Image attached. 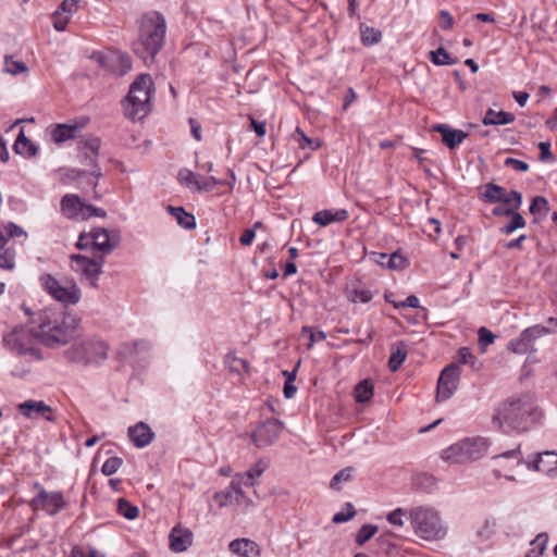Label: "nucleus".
Segmentation results:
<instances>
[{
    "instance_id": "2eb2a0df",
    "label": "nucleus",
    "mask_w": 557,
    "mask_h": 557,
    "mask_svg": "<svg viewBox=\"0 0 557 557\" xmlns=\"http://www.w3.org/2000/svg\"><path fill=\"white\" fill-rule=\"evenodd\" d=\"M177 180L181 184H184L189 188H195L199 191H202V190L208 191L216 185L224 184L222 181L218 180L214 176L205 178L203 176H201L197 173H194L188 169L180 170V172L177 174Z\"/></svg>"
},
{
    "instance_id": "a878e982",
    "label": "nucleus",
    "mask_w": 557,
    "mask_h": 557,
    "mask_svg": "<svg viewBox=\"0 0 557 557\" xmlns=\"http://www.w3.org/2000/svg\"><path fill=\"white\" fill-rule=\"evenodd\" d=\"M556 463L557 454L554 451H544L537 455V458L533 463H528V469H533L552 476Z\"/></svg>"
},
{
    "instance_id": "e2e57ef3",
    "label": "nucleus",
    "mask_w": 557,
    "mask_h": 557,
    "mask_svg": "<svg viewBox=\"0 0 557 557\" xmlns=\"http://www.w3.org/2000/svg\"><path fill=\"white\" fill-rule=\"evenodd\" d=\"M304 333H309L310 343L309 347H311L315 342L324 341L326 338V334L322 331H314L312 327L305 326L302 329Z\"/></svg>"
},
{
    "instance_id": "c85d7f7f",
    "label": "nucleus",
    "mask_w": 557,
    "mask_h": 557,
    "mask_svg": "<svg viewBox=\"0 0 557 557\" xmlns=\"http://www.w3.org/2000/svg\"><path fill=\"white\" fill-rule=\"evenodd\" d=\"M515 115L512 113L506 111H495L493 109H488L485 112L484 117L482 119V123L485 126H498V125H507L515 121Z\"/></svg>"
},
{
    "instance_id": "8fccbe9b",
    "label": "nucleus",
    "mask_w": 557,
    "mask_h": 557,
    "mask_svg": "<svg viewBox=\"0 0 557 557\" xmlns=\"http://www.w3.org/2000/svg\"><path fill=\"white\" fill-rule=\"evenodd\" d=\"M351 479V470L349 468L338 471L331 480L330 486L333 490H341L342 482H348Z\"/></svg>"
},
{
    "instance_id": "9b49d317",
    "label": "nucleus",
    "mask_w": 557,
    "mask_h": 557,
    "mask_svg": "<svg viewBox=\"0 0 557 557\" xmlns=\"http://www.w3.org/2000/svg\"><path fill=\"white\" fill-rule=\"evenodd\" d=\"M103 263V257L94 259L82 255H73L71 257L72 269L83 274L92 287L97 286L99 275L102 273Z\"/></svg>"
},
{
    "instance_id": "f8f14e48",
    "label": "nucleus",
    "mask_w": 557,
    "mask_h": 557,
    "mask_svg": "<svg viewBox=\"0 0 557 557\" xmlns=\"http://www.w3.org/2000/svg\"><path fill=\"white\" fill-rule=\"evenodd\" d=\"M284 429V423L276 419H268L261 422L251 434V441L258 448H263L274 444L281 432Z\"/></svg>"
},
{
    "instance_id": "f257e3e1",
    "label": "nucleus",
    "mask_w": 557,
    "mask_h": 557,
    "mask_svg": "<svg viewBox=\"0 0 557 557\" xmlns=\"http://www.w3.org/2000/svg\"><path fill=\"white\" fill-rule=\"evenodd\" d=\"M81 320L63 307L40 310L32 320V329L16 327L3 337L5 346L18 355H35L34 338L49 348L65 345L74 336Z\"/></svg>"
},
{
    "instance_id": "052dcab7",
    "label": "nucleus",
    "mask_w": 557,
    "mask_h": 557,
    "mask_svg": "<svg viewBox=\"0 0 557 557\" xmlns=\"http://www.w3.org/2000/svg\"><path fill=\"white\" fill-rule=\"evenodd\" d=\"M495 339V335L488 331L486 327L482 326L479 330V343L481 346L485 347L493 344Z\"/></svg>"
},
{
    "instance_id": "39448f33",
    "label": "nucleus",
    "mask_w": 557,
    "mask_h": 557,
    "mask_svg": "<svg viewBox=\"0 0 557 557\" xmlns=\"http://www.w3.org/2000/svg\"><path fill=\"white\" fill-rule=\"evenodd\" d=\"M153 82L149 74H140L131 84L129 90L123 100L125 115L133 120L144 119L151 110V92Z\"/></svg>"
},
{
    "instance_id": "cd10ccee",
    "label": "nucleus",
    "mask_w": 557,
    "mask_h": 557,
    "mask_svg": "<svg viewBox=\"0 0 557 557\" xmlns=\"http://www.w3.org/2000/svg\"><path fill=\"white\" fill-rule=\"evenodd\" d=\"M13 150L16 154H21L25 158H33L38 153V147L25 136L23 128L15 139Z\"/></svg>"
},
{
    "instance_id": "7c9ffc66",
    "label": "nucleus",
    "mask_w": 557,
    "mask_h": 557,
    "mask_svg": "<svg viewBox=\"0 0 557 557\" xmlns=\"http://www.w3.org/2000/svg\"><path fill=\"white\" fill-rule=\"evenodd\" d=\"M60 173L62 175L61 180L65 184L72 183V182H78L81 178H89L90 176H92L90 174V172H87L85 170H79V169H72V168L60 169ZM97 181H98L97 178H96V181L88 180V184L92 188H96Z\"/></svg>"
},
{
    "instance_id": "bb28decb",
    "label": "nucleus",
    "mask_w": 557,
    "mask_h": 557,
    "mask_svg": "<svg viewBox=\"0 0 557 557\" xmlns=\"http://www.w3.org/2000/svg\"><path fill=\"white\" fill-rule=\"evenodd\" d=\"M230 550L240 557H258L259 548L258 545L248 539H236L233 540L230 545Z\"/></svg>"
},
{
    "instance_id": "13d9d810",
    "label": "nucleus",
    "mask_w": 557,
    "mask_h": 557,
    "mask_svg": "<svg viewBox=\"0 0 557 557\" xmlns=\"http://www.w3.org/2000/svg\"><path fill=\"white\" fill-rule=\"evenodd\" d=\"M458 355L460 363L469 364L471 368H475L476 358L472 355L469 348H460Z\"/></svg>"
},
{
    "instance_id": "680f3d73",
    "label": "nucleus",
    "mask_w": 557,
    "mask_h": 557,
    "mask_svg": "<svg viewBox=\"0 0 557 557\" xmlns=\"http://www.w3.org/2000/svg\"><path fill=\"white\" fill-rule=\"evenodd\" d=\"M79 1L81 0H63L58 10L71 16L76 11Z\"/></svg>"
},
{
    "instance_id": "6e6d98bb",
    "label": "nucleus",
    "mask_w": 557,
    "mask_h": 557,
    "mask_svg": "<svg viewBox=\"0 0 557 557\" xmlns=\"http://www.w3.org/2000/svg\"><path fill=\"white\" fill-rule=\"evenodd\" d=\"M346 507H347V510H348L346 513L343 512V511H339V512H336L333 516L332 521L334 523L347 522V521H349L356 515L355 508H354V506L350 503H347Z\"/></svg>"
},
{
    "instance_id": "0e129e2a",
    "label": "nucleus",
    "mask_w": 557,
    "mask_h": 557,
    "mask_svg": "<svg viewBox=\"0 0 557 557\" xmlns=\"http://www.w3.org/2000/svg\"><path fill=\"white\" fill-rule=\"evenodd\" d=\"M106 215H107V212L103 209L95 207L92 205H86L84 220H87L91 216L104 218Z\"/></svg>"
},
{
    "instance_id": "774afa93",
    "label": "nucleus",
    "mask_w": 557,
    "mask_h": 557,
    "mask_svg": "<svg viewBox=\"0 0 557 557\" xmlns=\"http://www.w3.org/2000/svg\"><path fill=\"white\" fill-rule=\"evenodd\" d=\"M539 148H540V159L542 161H546V160H549L553 158V154L550 152V144L549 143H540L539 144Z\"/></svg>"
},
{
    "instance_id": "5fc2aeb1",
    "label": "nucleus",
    "mask_w": 557,
    "mask_h": 557,
    "mask_svg": "<svg viewBox=\"0 0 557 557\" xmlns=\"http://www.w3.org/2000/svg\"><path fill=\"white\" fill-rule=\"evenodd\" d=\"M53 17H54V22H53L54 29L57 32L65 30L71 16L65 15L60 10H57L53 14Z\"/></svg>"
},
{
    "instance_id": "f3484780",
    "label": "nucleus",
    "mask_w": 557,
    "mask_h": 557,
    "mask_svg": "<svg viewBox=\"0 0 557 557\" xmlns=\"http://www.w3.org/2000/svg\"><path fill=\"white\" fill-rule=\"evenodd\" d=\"M17 409L28 419H32L34 413H37L49 422L55 421V414L53 413L52 408L42 400H26L18 404Z\"/></svg>"
},
{
    "instance_id": "09e8293b",
    "label": "nucleus",
    "mask_w": 557,
    "mask_h": 557,
    "mask_svg": "<svg viewBox=\"0 0 557 557\" xmlns=\"http://www.w3.org/2000/svg\"><path fill=\"white\" fill-rule=\"evenodd\" d=\"M122 462V459L119 457L108 458L102 465L101 472L107 476L112 475L120 469Z\"/></svg>"
},
{
    "instance_id": "0eeeda50",
    "label": "nucleus",
    "mask_w": 557,
    "mask_h": 557,
    "mask_svg": "<svg viewBox=\"0 0 557 557\" xmlns=\"http://www.w3.org/2000/svg\"><path fill=\"white\" fill-rule=\"evenodd\" d=\"M66 358L76 363H100L108 357V345L102 339L90 337L73 344L65 352Z\"/></svg>"
},
{
    "instance_id": "79ce46f5",
    "label": "nucleus",
    "mask_w": 557,
    "mask_h": 557,
    "mask_svg": "<svg viewBox=\"0 0 557 557\" xmlns=\"http://www.w3.org/2000/svg\"><path fill=\"white\" fill-rule=\"evenodd\" d=\"M375 257H380L381 259H387L386 268L392 270H399L406 267V259L399 255L398 252H394L392 255L387 253H374Z\"/></svg>"
},
{
    "instance_id": "b1692460",
    "label": "nucleus",
    "mask_w": 557,
    "mask_h": 557,
    "mask_svg": "<svg viewBox=\"0 0 557 557\" xmlns=\"http://www.w3.org/2000/svg\"><path fill=\"white\" fill-rule=\"evenodd\" d=\"M193 543V533L188 529L175 527L170 533V547L173 552L182 553Z\"/></svg>"
},
{
    "instance_id": "423d86ee",
    "label": "nucleus",
    "mask_w": 557,
    "mask_h": 557,
    "mask_svg": "<svg viewBox=\"0 0 557 557\" xmlns=\"http://www.w3.org/2000/svg\"><path fill=\"white\" fill-rule=\"evenodd\" d=\"M488 446L490 443L485 437H466L443 450L442 459L448 463L478 460L487 453Z\"/></svg>"
},
{
    "instance_id": "a18cd8bd",
    "label": "nucleus",
    "mask_w": 557,
    "mask_h": 557,
    "mask_svg": "<svg viewBox=\"0 0 557 557\" xmlns=\"http://www.w3.org/2000/svg\"><path fill=\"white\" fill-rule=\"evenodd\" d=\"M231 487L236 490V506H245L246 509L253 507V502L250 499L245 492L243 491V487H245L244 484H235V480H231Z\"/></svg>"
},
{
    "instance_id": "c9c22d12",
    "label": "nucleus",
    "mask_w": 557,
    "mask_h": 557,
    "mask_svg": "<svg viewBox=\"0 0 557 557\" xmlns=\"http://www.w3.org/2000/svg\"><path fill=\"white\" fill-rule=\"evenodd\" d=\"M548 536L546 533L539 534L532 542V548L525 554L524 557H541L546 549Z\"/></svg>"
},
{
    "instance_id": "a211bd4d",
    "label": "nucleus",
    "mask_w": 557,
    "mask_h": 557,
    "mask_svg": "<svg viewBox=\"0 0 557 557\" xmlns=\"http://www.w3.org/2000/svg\"><path fill=\"white\" fill-rule=\"evenodd\" d=\"M60 206L62 213L67 219L84 221L86 203L77 195L66 194L62 197Z\"/></svg>"
},
{
    "instance_id": "ddd939ff",
    "label": "nucleus",
    "mask_w": 557,
    "mask_h": 557,
    "mask_svg": "<svg viewBox=\"0 0 557 557\" xmlns=\"http://www.w3.org/2000/svg\"><path fill=\"white\" fill-rule=\"evenodd\" d=\"M460 377L459 366L450 363L446 366L437 381L436 401H444L450 398L457 389Z\"/></svg>"
},
{
    "instance_id": "864d4df0",
    "label": "nucleus",
    "mask_w": 557,
    "mask_h": 557,
    "mask_svg": "<svg viewBox=\"0 0 557 557\" xmlns=\"http://www.w3.org/2000/svg\"><path fill=\"white\" fill-rule=\"evenodd\" d=\"M3 228L5 232V236L8 237V240L10 238L20 237V236L27 237V233L21 226L16 225L13 222H9L8 224H5L3 226Z\"/></svg>"
},
{
    "instance_id": "4be33fe9",
    "label": "nucleus",
    "mask_w": 557,
    "mask_h": 557,
    "mask_svg": "<svg viewBox=\"0 0 557 557\" xmlns=\"http://www.w3.org/2000/svg\"><path fill=\"white\" fill-rule=\"evenodd\" d=\"M128 436L137 448H144L152 442L154 433L147 423L140 421L128 428Z\"/></svg>"
},
{
    "instance_id": "393cba45",
    "label": "nucleus",
    "mask_w": 557,
    "mask_h": 557,
    "mask_svg": "<svg viewBox=\"0 0 557 557\" xmlns=\"http://www.w3.org/2000/svg\"><path fill=\"white\" fill-rule=\"evenodd\" d=\"M349 218V212L346 209L321 210L313 214L312 221L320 226H327L331 223L344 222Z\"/></svg>"
},
{
    "instance_id": "338daca9",
    "label": "nucleus",
    "mask_w": 557,
    "mask_h": 557,
    "mask_svg": "<svg viewBox=\"0 0 557 557\" xmlns=\"http://www.w3.org/2000/svg\"><path fill=\"white\" fill-rule=\"evenodd\" d=\"M440 16L441 18L443 20V23H442V28L443 29H450L454 25V18L453 16L450 15V13L446 10H442L440 12Z\"/></svg>"
},
{
    "instance_id": "de8ad7c7",
    "label": "nucleus",
    "mask_w": 557,
    "mask_h": 557,
    "mask_svg": "<svg viewBox=\"0 0 557 557\" xmlns=\"http://www.w3.org/2000/svg\"><path fill=\"white\" fill-rule=\"evenodd\" d=\"M5 72L16 75L28 71L27 65L23 61H16L12 57H5Z\"/></svg>"
},
{
    "instance_id": "69168bd1",
    "label": "nucleus",
    "mask_w": 557,
    "mask_h": 557,
    "mask_svg": "<svg viewBox=\"0 0 557 557\" xmlns=\"http://www.w3.org/2000/svg\"><path fill=\"white\" fill-rule=\"evenodd\" d=\"M256 237V233L253 228H247L243 232L239 243L244 246H249L252 244L253 239Z\"/></svg>"
},
{
    "instance_id": "37998d69",
    "label": "nucleus",
    "mask_w": 557,
    "mask_h": 557,
    "mask_svg": "<svg viewBox=\"0 0 557 557\" xmlns=\"http://www.w3.org/2000/svg\"><path fill=\"white\" fill-rule=\"evenodd\" d=\"M382 34L373 27L361 26V41L364 46H373L381 41Z\"/></svg>"
},
{
    "instance_id": "2f4dec72",
    "label": "nucleus",
    "mask_w": 557,
    "mask_h": 557,
    "mask_svg": "<svg viewBox=\"0 0 557 557\" xmlns=\"http://www.w3.org/2000/svg\"><path fill=\"white\" fill-rule=\"evenodd\" d=\"M407 357V348L405 343L400 342L392 347V352L388 359V368L392 372H396L403 364Z\"/></svg>"
},
{
    "instance_id": "20e7f679",
    "label": "nucleus",
    "mask_w": 557,
    "mask_h": 557,
    "mask_svg": "<svg viewBox=\"0 0 557 557\" xmlns=\"http://www.w3.org/2000/svg\"><path fill=\"white\" fill-rule=\"evenodd\" d=\"M408 519L414 534L428 542L442 541L446 537L448 527L440 512L432 507L418 506L408 510Z\"/></svg>"
},
{
    "instance_id": "603ef678",
    "label": "nucleus",
    "mask_w": 557,
    "mask_h": 557,
    "mask_svg": "<svg viewBox=\"0 0 557 557\" xmlns=\"http://www.w3.org/2000/svg\"><path fill=\"white\" fill-rule=\"evenodd\" d=\"M512 459L516 461V465H520L523 460L522 458V455H521V450H520V446H517L516 448L513 449H510V450H506L504 453H500V454H497L495 456H493V459L497 460V459Z\"/></svg>"
},
{
    "instance_id": "7ed1b4c3",
    "label": "nucleus",
    "mask_w": 557,
    "mask_h": 557,
    "mask_svg": "<svg viewBox=\"0 0 557 557\" xmlns=\"http://www.w3.org/2000/svg\"><path fill=\"white\" fill-rule=\"evenodd\" d=\"M166 22L164 16L151 11L144 14L139 23L138 38L133 42V51L146 64L151 63L164 42Z\"/></svg>"
},
{
    "instance_id": "f03ea898",
    "label": "nucleus",
    "mask_w": 557,
    "mask_h": 557,
    "mask_svg": "<svg viewBox=\"0 0 557 557\" xmlns=\"http://www.w3.org/2000/svg\"><path fill=\"white\" fill-rule=\"evenodd\" d=\"M542 416L534 395L525 393L502 403L493 416V421L505 432L524 433L533 428Z\"/></svg>"
},
{
    "instance_id": "1a4fd4ad",
    "label": "nucleus",
    "mask_w": 557,
    "mask_h": 557,
    "mask_svg": "<svg viewBox=\"0 0 557 557\" xmlns=\"http://www.w3.org/2000/svg\"><path fill=\"white\" fill-rule=\"evenodd\" d=\"M40 284L51 297L60 302L74 305L81 298V290L75 285L64 287L51 274H44L40 277Z\"/></svg>"
},
{
    "instance_id": "6ab92c4d",
    "label": "nucleus",
    "mask_w": 557,
    "mask_h": 557,
    "mask_svg": "<svg viewBox=\"0 0 557 557\" xmlns=\"http://www.w3.org/2000/svg\"><path fill=\"white\" fill-rule=\"evenodd\" d=\"M269 467L267 459H259L246 472L236 473L232 479L235 484H244L245 487H252L257 484L258 479L264 473Z\"/></svg>"
},
{
    "instance_id": "bf43d9fd",
    "label": "nucleus",
    "mask_w": 557,
    "mask_h": 557,
    "mask_svg": "<svg viewBox=\"0 0 557 557\" xmlns=\"http://www.w3.org/2000/svg\"><path fill=\"white\" fill-rule=\"evenodd\" d=\"M504 164L518 172H527L529 170V164L527 162L510 157L505 159Z\"/></svg>"
},
{
    "instance_id": "72a5a7b5",
    "label": "nucleus",
    "mask_w": 557,
    "mask_h": 557,
    "mask_svg": "<svg viewBox=\"0 0 557 557\" xmlns=\"http://www.w3.org/2000/svg\"><path fill=\"white\" fill-rule=\"evenodd\" d=\"M236 490L231 487V484L213 495L214 500L218 502L220 508L234 506L236 503Z\"/></svg>"
},
{
    "instance_id": "f704fd0d",
    "label": "nucleus",
    "mask_w": 557,
    "mask_h": 557,
    "mask_svg": "<svg viewBox=\"0 0 557 557\" xmlns=\"http://www.w3.org/2000/svg\"><path fill=\"white\" fill-rule=\"evenodd\" d=\"M373 396V385L370 381L364 380L355 387V399L357 403H367Z\"/></svg>"
},
{
    "instance_id": "412c9836",
    "label": "nucleus",
    "mask_w": 557,
    "mask_h": 557,
    "mask_svg": "<svg viewBox=\"0 0 557 557\" xmlns=\"http://www.w3.org/2000/svg\"><path fill=\"white\" fill-rule=\"evenodd\" d=\"M151 347V344L145 339H137L132 342L123 343L119 348V356L125 360L133 362L138 357L148 351Z\"/></svg>"
},
{
    "instance_id": "3c124183",
    "label": "nucleus",
    "mask_w": 557,
    "mask_h": 557,
    "mask_svg": "<svg viewBox=\"0 0 557 557\" xmlns=\"http://www.w3.org/2000/svg\"><path fill=\"white\" fill-rule=\"evenodd\" d=\"M504 203L509 205L511 209L515 211L518 210L522 203V195L520 191L511 190L505 191V199H503Z\"/></svg>"
},
{
    "instance_id": "c03bdc74",
    "label": "nucleus",
    "mask_w": 557,
    "mask_h": 557,
    "mask_svg": "<svg viewBox=\"0 0 557 557\" xmlns=\"http://www.w3.org/2000/svg\"><path fill=\"white\" fill-rule=\"evenodd\" d=\"M529 211L533 215L545 216L548 212V201L543 196H536L532 199Z\"/></svg>"
},
{
    "instance_id": "49530a36",
    "label": "nucleus",
    "mask_w": 557,
    "mask_h": 557,
    "mask_svg": "<svg viewBox=\"0 0 557 557\" xmlns=\"http://www.w3.org/2000/svg\"><path fill=\"white\" fill-rule=\"evenodd\" d=\"M377 532V527L373 524H363L357 535H356V543L358 545L366 544L374 534Z\"/></svg>"
},
{
    "instance_id": "6e6552de",
    "label": "nucleus",
    "mask_w": 557,
    "mask_h": 557,
    "mask_svg": "<svg viewBox=\"0 0 557 557\" xmlns=\"http://www.w3.org/2000/svg\"><path fill=\"white\" fill-rule=\"evenodd\" d=\"M38 494L29 502L33 510H42L49 516H55L66 506L61 492H47L39 483H35Z\"/></svg>"
},
{
    "instance_id": "473e14b6",
    "label": "nucleus",
    "mask_w": 557,
    "mask_h": 557,
    "mask_svg": "<svg viewBox=\"0 0 557 557\" xmlns=\"http://www.w3.org/2000/svg\"><path fill=\"white\" fill-rule=\"evenodd\" d=\"M506 189L499 185L494 183H487L484 186V193L482 194V199L487 203H496L502 202L505 199Z\"/></svg>"
},
{
    "instance_id": "aec40b11",
    "label": "nucleus",
    "mask_w": 557,
    "mask_h": 557,
    "mask_svg": "<svg viewBox=\"0 0 557 557\" xmlns=\"http://www.w3.org/2000/svg\"><path fill=\"white\" fill-rule=\"evenodd\" d=\"M85 124H57L51 131V139L53 143L60 145L70 139H77L81 137V132L84 128Z\"/></svg>"
},
{
    "instance_id": "9d476101",
    "label": "nucleus",
    "mask_w": 557,
    "mask_h": 557,
    "mask_svg": "<svg viewBox=\"0 0 557 557\" xmlns=\"http://www.w3.org/2000/svg\"><path fill=\"white\" fill-rule=\"evenodd\" d=\"M549 333V330L542 325H533L521 332L519 337L509 341L507 348L513 354L524 355L534 350L533 345L537 338Z\"/></svg>"
},
{
    "instance_id": "4d7b16f0",
    "label": "nucleus",
    "mask_w": 557,
    "mask_h": 557,
    "mask_svg": "<svg viewBox=\"0 0 557 557\" xmlns=\"http://www.w3.org/2000/svg\"><path fill=\"white\" fill-rule=\"evenodd\" d=\"M406 515L408 516V511L403 508H397L387 515V521L393 525L403 527V517Z\"/></svg>"
},
{
    "instance_id": "e433bc0d",
    "label": "nucleus",
    "mask_w": 557,
    "mask_h": 557,
    "mask_svg": "<svg viewBox=\"0 0 557 557\" xmlns=\"http://www.w3.org/2000/svg\"><path fill=\"white\" fill-rule=\"evenodd\" d=\"M16 251L12 247L0 249V269L12 271L15 268Z\"/></svg>"
},
{
    "instance_id": "4c0bfd02",
    "label": "nucleus",
    "mask_w": 557,
    "mask_h": 557,
    "mask_svg": "<svg viewBox=\"0 0 557 557\" xmlns=\"http://www.w3.org/2000/svg\"><path fill=\"white\" fill-rule=\"evenodd\" d=\"M511 216V220L500 227V233L505 235H509L513 233L518 228H522L525 226V220L524 218L516 211L512 212V214H509Z\"/></svg>"
},
{
    "instance_id": "dca6fc26",
    "label": "nucleus",
    "mask_w": 557,
    "mask_h": 557,
    "mask_svg": "<svg viewBox=\"0 0 557 557\" xmlns=\"http://www.w3.org/2000/svg\"><path fill=\"white\" fill-rule=\"evenodd\" d=\"M100 146H101L100 138H98L96 136H91V135L82 137L78 141V149L81 151H84V152L87 151L90 153V165H91L90 174L92 175V177H95L97 180H99L102 176L101 169L98 165V156H99Z\"/></svg>"
},
{
    "instance_id": "ea45409f",
    "label": "nucleus",
    "mask_w": 557,
    "mask_h": 557,
    "mask_svg": "<svg viewBox=\"0 0 557 557\" xmlns=\"http://www.w3.org/2000/svg\"><path fill=\"white\" fill-rule=\"evenodd\" d=\"M430 59L433 64L441 65H451L456 63V60L453 59L449 53L444 48H438L436 50L430 51Z\"/></svg>"
},
{
    "instance_id": "c756f323",
    "label": "nucleus",
    "mask_w": 557,
    "mask_h": 557,
    "mask_svg": "<svg viewBox=\"0 0 557 557\" xmlns=\"http://www.w3.org/2000/svg\"><path fill=\"white\" fill-rule=\"evenodd\" d=\"M168 212L172 214L177 224L185 230H194L196 227V219L191 213L185 211L183 207L168 206Z\"/></svg>"
},
{
    "instance_id": "4468645a",
    "label": "nucleus",
    "mask_w": 557,
    "mask_h": 557,
    "mask_svg": "<svg viewBox=\"0 0 557 557\" xmlns=\"http://www.w3.org/2000/svg\"><path fill=\"white\" fill-rule=\"evenodd\" d=\"M89 236L91 239V247L102 253L111 252L120 243L119 231H108L107 228L98 227L91 230Z\"/></svg>"
},
{
    "instance_id": "5701e85b",
    "label": "nucleus",
    "mask_w": 557,
    "mask_h": 557,
    "mask_svg": "<svg viewBox=\"0 0 557 557\" xmlns=\"http://www.w3.org/2000/svg\"><path fill=\"white\" fill-rule=\"evenodd\" d=\"M433 128L434 131L438 132L442 135L443 143L449 149H455L468 136V134L465 133L463 131L451 128L447 124H437Z\"/></svg>"
},
{
    "instance_id": "58836bf2",
    "label": "nucleus",
    "mask_w": 557,
    "mask_h": 557,
    "mask_svg": "<svg viewBox=\"0 0 557 557\" xmlns=\"http://www.w3.org/2000/svg\"><path fill=\"white\" fill-rule=\"evenodd\" d=\"M117 512L127 520H134L139 515L137 506L132 505L125 498L117 500Z\"/></svg>"
},
{
    "instance_id": "a19ab883",
    "label": "nucleus",
    "mask_w": 557,
    "mask_h": 557,
    "mask_svg": "<svg viewBox=\"0 0 557 557\" xmlns=\"http://www.w3.org/2000/svg\"><path fill=\"white\" fill-rule=\"evenodd\" d=\"M373 298V294L370 289L364 287H354L349 290L348 299L355 304H367Z\"/></svg>"
}]
</instances>
